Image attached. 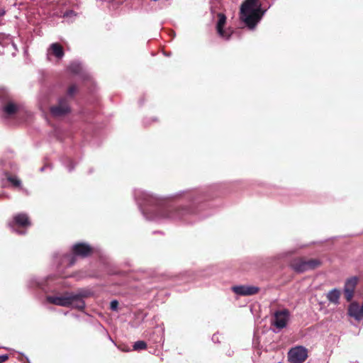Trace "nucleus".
I'll use <instances>...</instances> for the list:
<instances>
[{
	"label": "nucleus",
	"instance_id": "27",
	"mask_svg": "<svg viewBox=\"0 0 363 363\" xmlns=\"http://www.w3.org/2000/svg\"><path fill=\"white\" fill-rule=\"evenodd\" d=\"M40 170H41V171H43V170H44V167H42V168L40 169Z\"/></svg>",
	"mask_w": 363,
	"mask_h": 363
},
{
	"label": "nucleus",
	"instance_id": "8",
	"mask_svg": "<svg viewBox=\"0 0 363 363\" xmlns=\"http://www.w3.org/2000/svg\"><path fill=\"white\" fill-rule=\"evenodd\" d=\"M232 291L239 296H252L257 294L259 289L251 285H239L233 286Z\"/></svg>",
	"mask_w": 363,
	"mask_h": 363
},
{
	"label": "nucleus",
	"instance_id": "17",
	"mask_svg": "<svg viewBox=\"0 0 363 363\" xmlns=\"http://www.w3.org/2000/svg\"><path fill=\"white\" fill-rule=\"evenodd\" d=\"M6 48L7 50L9 51H17L16 45L13 42L12 39L10 38V36L6 37V42L5 43Z\"/></svg>",
	"mask_w": 363,
	"mask_h": 363
},
{
	"label": "nucleus",
	"instance_id": "13",
	"mask_svg": "<svg viewBox=\"0 0 363 363\" xmlns=\"http://www.w3.org/2000/svg\"><path fill=\"white\" fill-rule=\"evenodd\" d=\"M91 251L92 248L86 243H77L72 247V252L74 256L86 257Z\"/></svg>",
	"mask_w": 363,
	"mask_h": 363
},
{
	"label": "nucleus",
	"instance_id": "3",
	"mask_svg": "<svg viewBox=\"0 0 363 363\" xmlns=\"http://www.w3.org/2000/svg\"><path fill=\"white\" fill-rule=\"evenodd\" d=\"M265 12L259 0H246L240 8V19L250 29H254Z\"/></svg>",
	"mask_w": 363,
	"mask_h": 363
},
{
	"label": "nucleus",
	"instance_id": "28",
	"mask_svg": "<svg viewBox=\"0 0 363 363\" xmlns=\"http://www.w3.org/2000/svg\"><path fill=\"white\" fill-rule=\"evenodd\" d=\"M278 363H282V362H278Z\"/></svg>",
	"mask_w": 363,
	"mask_h": 363
},
{
	"label": "nucleus",
	"instance_id": "6",
	"mask_svg": "<svg viewBox=\"0 0 363 363\" xmlns=\"http://www.w3.org/2000/svg\"><path fill=\"white\" fill-rule=\"evenodd\" d=\"M289 315V312L287 310L278 311L274 313L272 320V325L277 329L274 330L275 333H278L280 330L286 327Z\"/></svg>",
	"mask_w": 363,
	"mask_h": 363
},
{
	"label": "nucleus",
	"instance_id": "23",
	"mask_svg": "<svg viewBox=\"0 0 363 363\" xmlns=\"http://www.w3.org/2000/svg\"><path fill=\"white\" fill-rule=\"evenodd\" d=\"M7 359H8V356H7V355H2V356H0V363H3V362H5Z\"/></svg>",
	"mask_w": 363,
	"mask_h": 363
},
{
	"label": "nucleus",
	"instance_id": "15",
	"mask_svg": "<svg viewBox=\"0 0 363 363\" xmlns=\"http://www.w3.org/2000/svg\"><path fill=\"white\" fill-rule=\"evenodd\" d=\"M69 70L74 74H79L82 71V67L80 63L72 62L69 67Z\"/></svg>",
	"mask_w": 363,
	"mask_h": 363
},
{
	"label": "nucleus",
	"instance_id": "12",
	"mask_svg": "<svg viewBox=\"0 0 363 363\" xmlns=\"http://www.w3.org/2000/svg\"><path fill=\"white\" fill-rule=\"evenodd\" d=\"M218 21L217 23L216 28L219 35L225 39H228L232 34V32L229 30H224L223 26L226 22V17L223 13H218Z\"/></svg>",
	"mask_w": 363,
	"mask_h": 363
},
{
	"label": "nucleus",
	"instance_id": "19",
	"mask_svg": "<svg viewBox=\"0 0 363 363\" xmlns=\"http://www.w3.org/2000/svg\"><path fill=\"white\" fill-rule=\"evenodd\" d=\"M8 181L10 182L12 184V185H13L14 186H16V187L21 186V180L15 176L8 177Z\"/></svg>",
	"mask_w": 363,
	"mask_h": 363
},
{
	"label": "nucleus",
	"instance_id": "1",
	"mask_svg": "<svg viewBox=\"0 0 363 363\" xmlns=\"http://www.w3.org/2000/svg\"><path fill=\"white\" fill-rule=\"evenodd\" d=\"M134 196L142 213L150 220L160 223L168 219H180L186 214L194 213L189 207L177 209L172 206L160 204L156 197L140 189L135 190Z\"/></svg>",
	"mask_w": 363,
	"mask_h": 363
},
{
	"label": "nucleus",
	"instance_id": "14",
	"mask_svg": "<svg viewBox=\"0 0 363 363\" xmlns=\"http://www.w3.org/2000/svg\"><path fill=\"white\" fill-rule=\"evenodd\" d=\"M326 297L330 302L334 304H338L340 297V291L337 289H333L327 294Z\"/></svg>",
	"mask_w": 363,
	"mask_h": 363
},
{
	"label": "nucleus",
	"instance_id": "18",
	"mask_svg": "<svg viewBox=\"0 0 363 363\" xmlns=\"http://www.w3.org/2000/svg\"><path fill=\"white\" fill-rule=\"evenodd\" d=\"M147 347V344L143 340L137 341L133 345V350H144Z\"/></svg>",
	"mask_w": 363,
	"mask_h": 363
},
{
	"label": "nucleus",
	"instance_id": "10",
	"mask_svg": "<svg viewBox=\"0 0 363 363\" xmlns=\"http://www.w3.org/2000/svg\"><path fill=\"white\" fill-rule=\"evenodd\" d=\"M64 50L61 45L57 43H52L47 50V57L50 60L54 56L57 60H60L64 57Z\"/></svg>",
	"mask_w": 363,
	"mask_h": 363
},
{
	"label": "nucleus",
	"instance_id": "16",
	"mask_svg": "<svg viewBox=\"0 0 363 363\" xmlns=\"http://www.w3.org/2000/svg\"><path fill=\"white\" fill-rule=\"evenodd\" d=\"M4 111L9 115L14 113L17 111V106L13 103H9L4 107Z\"/></svg>",
	"mask_w": 363,
	"mask_h": 363
},
{
	"label": "nucleus",
	"instance_id": "7",
	"mask_svg": "<svg viewBox=\"0 0 363 363\" xmlns=\"http://www.w3.org/2000/svg\"><path fill=\"white\" fill-rule=\"evenodd\" d=\"M320 265L317 259L305 260L302 259H294L291 263L292 268L297 272H303L313 269Z\"/></svg>",
	"mask_w": 363,
	"mask_h": 363
},
{
	"label": "nucleus",
	"instance_id": "24",
	"mask_svg": "<svg viewBox=\"0 0 363 363\" xmlns=\"http://www.w3.org/2000/svg\"><path fill=\"white\" fill-rule=\"evenodd\" d=\"M5 14V11L0 9V17Z\"/></svg>",
	"mask_w": 363,
	"mask_h": 363
},
{
	"label": "nucleus",
	"instance_id": "22",
	"mask_svg": "<svg viewBox=\"0 0 363 363\" xmlns=\"http://www.w3.org/2000/svg\"><path fill=\"white\" fill-rule=\"evenodd\" d=\"M65 259H69V263L68 265L71 266L74 264L75 262V258L74 256H67Z\"/></svg>",
	"mask_w": 363,
	"mask_h": 363
},
{
	"label": "nucleus",
	"instance_id": "11",
	"mask_svg": "<svg viewBox=\"0 0 363 363\" xmlns=\"http://www.w3.org/2000/svg\"><path fill=\"white\" fill-rule=\"evenodd\" d=\"M357 281L358 279L356 277H352L346 281L344 287V293L347 301H350L352 300Z\"/></svg>",
	"mask_w": 363,
	"mask_h": 363
},
{
	"label": "nucleus",
	"instance_id": "21",
	"mask_svg": "<svg viewBox=\"0 0 363 363\" xmlns=\"http://www.w3.org/2000/svg\"><path fill=\"white\" fill-rule=\"evenodd\" d=\"M118 303L117 301L113 300L111 302L110 308L113 311H116L118 308Z\"/></svg>",
	"mask_w": 363,
	"mask_h": 363
},
{
	"label": "nucleus",
	"instance_id": "20",
	"mask_svg": "<svg viewBox=\"0 0 363 363\" xmlns=\"http://www.w3.org/2000/svg\"><path fill=\"white\" fill-rule=\"evenodd\" d=\"M77 91V87L74 85L71 86L67 91V94L72 96Z\"/></svg>",
	"mask_w": 363,
	"mask_h": 363
},
{
	"label": "nucleus",
	"instance_id": "2",
	"mask_svg": "<svg viewBox=\"0 0 363 363\" xmlns=\"http://www.w3.org/2000/svg\"><path fill=\"white\" fill-rule=\"evenodd\" d=\"M91 294L89 290L79 289L76 292L48 296L46 299L48 302L57 306L83 310L85 307L84 299L89 297Z\"/></svg>",
	"mask_w": 363,
	"mask_h": 363
},
{
	"label": "nucleus",
	"instance_id": "4",
	"mask_svg": "<svg viewBox=\"0 0 363 363\" xmlns=\"http://www.w3.org/2000/svg\"><path fill=\"white\" fill-rule=\"evenodd\" d=\"M11 230L19 235L26 233L28 228L30 226V221L26 213H18L13 218V220L9 223Z\"/></svg>",
	"mask_w": 363,
	"mask_h": 363
},
{
	"label": "nucleus",
	"instance_id": "5",
	"mask_svg": "<svg viewBox=\"0 0 363 363\" xmlns=\"http://www.w3.org/2000/svg\"><path fill=\"white\" fill-rule=\"evenodd\" d=\"M308 356V350L305 347L296 346L289 350L287 359L290 363H303Z\"/></svg>",
	"mask_w": 363,
	"mask_h": 363
},
{
	"label": "nucleus",
	"instance_id": "25",
	"mask_svg": "<svg viewBox=\"0 0 363 363\" xmlns=\"http://www.w3.org/2000/svg\"><path fill=\"white\" fill-rule=\"evenodd\" d=\"M216 335H214L213 336V337H212L213 340H216Z\"/></svg>",
	"mask_w": 363,
	"mask_h": 363
},
{
	"label": "nucleus",
	"instance_id": "9",
	"mask_svg": "<svg viewBox=\"0 0 363 363\" xmlns=\"http://www.w3.org/2000/svg\"><path fill=\"white\" fill-rule=\"evenodd\" d=\"M50 111L54 116L60 117L69 111V107L67 105V101L65 99H62L59 101L57 106H52L50 108Z\"/></svg>",
	"mask_w": 363,
	"mask_h": 363
},
{
	"label": "nucleus",
	"instance_id": "26",
	"mask_svg": "<svg viewBox=\"0 0 363 363\" xmlns=\"http://www.w3.org/2000/svg\"><path fill=\"white\" fill-rule=\"evenodd\" d=\"M73 168H74V167H69L68 169H69V171H71Z\"/></svg>",
	"mask_w": 363,
	"mask_h": 363
}]
</instances>
